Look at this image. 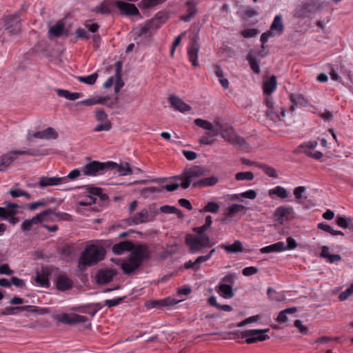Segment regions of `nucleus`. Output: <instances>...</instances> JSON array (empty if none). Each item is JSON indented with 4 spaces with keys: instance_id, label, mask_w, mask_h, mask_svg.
Instances as JSON below:
<instances>
[{
    "instance_id": "nucleus-1",
    "label": "nucleus",
    "mask_w": 353,
    "mask_h": 353,
    "mask_svg": "<svg viewBox=\"0 0 353 353\" xmlns=\"http://www.w3.org/2000/svg\"><path fill=\"white\" fill-rule=\"evenodd\" d=\"M196 125L207 130L199 139V143L202 145H209L213 144L218 137H221L228 142L236 145L239 144L241 138L238 137L234 129L228 124L216 123L214 125L211 122L200 118L194 120Z\"/></svg>"
},
{
    "instance_id": "nucleus-2",
    "label": "nucleus",
    "mask_w": 353,
    "mask_h": 353,
    "mask_svg": "<svg viewBox=\"0 0 353 353\" xmlns=\"http://www.w3.org/2000/svg\"><path fill=\"white\" fill-rule=\"evenodd\" d=\"M116 6L121 12L126 16H135L139 14V11L133 3H127L123 1L104 0L92 9V11L101 14H109L113 11Z\"/></svg>"
},
{
    "instance_id": "nucleus-3",
    "label": "nucleus",
    "mask_w": 353,
    "mask_h": 353,
    "mask_svg": "<svg viewBox=\"0 0 353 353\" xmlns=\"http://www.w3.org/2000/svg\"><path fill=\"white\" fill-rule=\"evenodd\" d=\"M149 256L150 251L145 245L137 244L129 256L123 261L121 269L125 273L130 274L137 270L141 265L143 260Z\"/></svg>"
},
{
    "instance_id": "nucleus-4",
    "label": "nucleus",
    "mask_w": 353,
    "mask_h": 353,
    "mask_svg": "<svg viewBox=\"0 0 353 353\" xmlns=\"http://www.w3.org/2000/svg\"><path fill=\"white\" fill-rule=\"evenodd\" d=\"M105 249L97 244L88 245L82 252L79 260V267L91 266L101 261L105 256Z\"/></svg>"
},
{
    "instance_id": "nucleus-5",
    "label": "nucleus",
    "mask_w": 353,
    "mask_h": 353,
    "mask_svg": "<svg viewBox=\"0 0 353 353\" xmlns=\"http://www.w3.org/2000/svg\"><path fill=\"white\" fill-rule=\"evenodd\" d=\"M185 243L192 253H198L210 246V239L208 234L198 233L188 234Z\"/></svg>"
},
{
    "instance_id": "nucleus-6",
    "label": "nucleus",
    "mask_w": 353,
    "mask_h": 353,
    "mask_svg": "<svg viewBox=\"0 0 353 353\" xmlns=\"http://www.w3.org/2000/svg\"><path fill=\"white\" fill-rule=\"evenodd\" d=\"M159 214V209L155 204H150L128 219L130 225H139L152 221Z\"/></svg>"
},
{
    "instance_id": "nucleus-7",
    "label": "nucleus",
    "mask_w": 353,
    "mask_h": 353,
    "mask_svg": "<svg viewBox=\"0 0 353 353\" xmlns=\"http://www.w3.org/2000/svg\"><path fill=\"white\" fill-rule=\"evenodd\" d=\"M264 103L267 107L265 113L268 119L275 123L278 121H284V117H285V113L287 112L285 108L275 105L271 96L267 97L264 100Z\"/></svg>"
},
{
    "instance_id": "nucleus-8",
    "label": "nucleus",
    "mask_w": 353,
    "mask_h": 353,
    "mask_svg": "<svg viewBox=\"0 0 353 353\" xmlns=\"http://www.w3.org/2000/svg\"><path fill=\"white\" fill-rule=\"evenodd\" d=\"M204 174V170L200 167H193L184 171L183 174L176 177V179L180 181L181 186L187 189L192 183H195L194 180Z\"/></svg>"
},
{
    "instance_id": "nucleus-9",
    "label": "nucleus",
    "mask_w": 353,
    "mask_h": 353,
    "mask_svg": "<svg viewBox=\"0 0 353 353\" xmlns=\"http://www.w3.org/2000/svg\"><path fill=\"white\" fill-rule=\"evenodd\" d=\"M19 208L20 206L14 203L5 202V207H0V219L6 220L12 225L16 224L19 221L17 216Z\"/></svg>"
},
{
    "instance_id": "nucleus-10",
    "label": "nucleus",
    "mask_w": 353,
    "mask_h": 353,
    "mask_svg": "<svg viewBox=\"0 0 353 353\" xmlns=\"http://www.w3.org/2000/svg\"><path fill=\"white\" fill-rule=\"evenodd\" d=\"M270 331V329L263 330H248L244 331V339L245 343L248 344L264 341L270 339V336L265 334Z\"/></svg>"
},
{
    "instance_id": "nucleus-11",
    "label": "nucleus",
    "mask_w": 353,
    "mask_h": 353,
    "mask_svg": "<svg viewBox=\"0 0 353 353\" xmlns=\"http://www.w3.org/2000/svg\"><path fill=\"white\" fill-rule=\"evenodd\" d=\"M20 13L8 15L5 17V27L12 35H18L21 33V22L19 19Z\"/></svg>"
},
{
    "instance_id": "nucleus-12",
    "label": "nucleus",
    "mask_w": 353,
    "mask_h": 353,
    "mask_svg": "<svg viewBox=\"0 0 353 353\" xmlns=\"http://www.w3.org/2000/svg\"><path fill=\"white\" fill-rule=\"evenodd\" d=\"M95 118L99 123L94 128V132L109 131L111 129V123L103 110L100 109L96 112Z\"/></svg>"
},
{
    "instance_id": "nucleus-13",
    "label": "nucleus",
    "mask_w": 353,
    "mask_h": 353,
    "mask_svg": "<svg viewBox=\"0 0 353 353\" xmlns=\"http://www.w3.org/2000/svg\"><path fill=\"white\" fill-rule=\"evenodd\" d=\"M200 46L198 42V37H194L192 39L190 43L187 47L188 57L189 61L194 67L199 66L198 55Z\"/></svg>"
},
{
    "instance_id": "nucleus-14",
    "label": "nucleus",
    "mask_w": 353,
    "mask_h": 353,
    "mask_svg": "<svg viewBox=\"0 0 353 353\" xmlns=\"http://www.w3.org/2000/svg\"><path fill=\"white\" fill-rule=\"evenodd\" d=\"M58 137V133L52 128H47L44 130L39 132L29 131L27 134V139L31 140L32 138L39 139H56Z\"/></svg>"
},
{
    "instance_id": "nucleus-15",
    "label": "nucleus",
    "mask_w": 353,
    "mask_h": 353,
    "mask_svg": "<svg viewBox=\"0 0 353 353\" xmlns=\"http://www.w3.org/2000/svg\"><path fill=\"white\" fill-rule=\"evenodd\" d=\"M105 165L98 161H92L82 167L83 175L97 176L103 172Z\"/></svg>"
},
{
    "instance_id": "nucleus-16",
    "label": "nucleus",
    "mask_w": 353,
    "mask_h": 353,
    "mask_svg": "<svg viewBox=\"0 0 353 353\" xmlns=\"http://www.w3.org/2000/svg\"><path fill=\"white\" fill-rule=\"evenodd\" d=\"M59 321L67 324H75L84 323L88 321V317L74 313L67 314L63 313L59 316Z\"/></svg>"
},
{
    "instance_id": "nucleus-17",
    "label": "nucleus",
    "mask_w": 353,
    "mask_h": 353,
    "mask_svg": "<svg viewBox=\"0 0 353 353\" xmlns=\"http://www.w3.org/2000/svg\"><path fill=\"white\" fill-rule=\"evenodd\" d=\"M50 273L48 269L41 268L37 272V275L34 279L35 285L39 287L48 288Z\"/></svg>"
},
{
    "instance_id": "nucleus-18",
    "label": "nucleus",
    "mask_w": 353,
    "mask_h": 353,
    "mask_svg": "<svg viewBox=\"0 0 353 353\" xmlns=\"http://www.w3.org/2000/svg\"><path fill=\"white\" fill-rule=\"evenodd\" d=\"M152 19L146 21L144 23L139 26L138 28V34L139 36L147 37L150 35L159 27L157 25Z\"/></svg>"
},
{
    "instance_id": "nucleus-19",
    "label": "nucleus",
    "mask_w": 353,
    "mask_h": 353,
    "mask_svg": "<svg viewBox=\"0 0 353 353\" xmlns=\"http://www.w3.org/2000/svg\"><path fill=\"white\" fill-rule=\"evenodd\" d=\"M169 101L176 110L182 113H186L191 110V107L188 104L175 95H171L169 97Z\"/></svg>"
},
{
    "instance_id": "nucleus-20",
    "label": "nucleus",
    "mask_w": 353,
    "mask_h": 353,
    "mask_svg": "<svg viewBox=\"0 0 353 353\" xmlns=\"http://www.w3.org/2000/svg\"><path fill=\"white\" fill-rule=\"evenodd\" d=\"M65 179H62L59 176H41L39 179V184L41 188L48 186H56L61 184H65Z\"/></svg>"
},
{
    "instance_id": "nucleus-21",
    "label": "nucleus",
    "mask_w": 353,
    "mask_h": 353,
    "mask_svg": "<svg viewBox=\"0 0 353 353\" xmlns=\"http://www.w3.org/2000/svg\"><path fill=\"white\" fill-rule=\"evenodd\" d=\"M97 201V198L94 196L87 195L84 196L81 201L78 203V210L79 211L83 212L84 211L90 212L93 210V207L92 206Z\"/></svg>"
},
{
    "instance_id": "nucleus-22",
    "label": "nucleus",
    "mask_w": 353,
    "mask_h": 353,
    "mask_svg": "<svg viewBox=\"0 0 353 353\" xmlns=\"http://www.w3.org/2000/svg\"><path fill=\"white\" fill-rule=\"evenodd\" d=\"M137 246L134 245L131 241H124L120 243H116L112 246V252L117 255L123 254L126 251L132 252L133 249Z\"/></svg>"
},
{
    "instance_id": "nucleus-23",
    "label": "nucleus",
    "mask_w": 353,
    "mask_h": 353,
    "mask_svg": "<svg viewBox=\"0 0 353 353\" xmlns=\"http://www.w3.org/2000/svg\"><path fill=\"white\" fill-rule=\"evenodd\" d=\"M109 163L111 165V168L115 170L120 176H128L133 174L132 169L128 163L124 162L118 164L117 163L110 162Z\"/></svg>"
},
{
    "instance_id": "nucleus-24",
    "label": "nucleus",
    "mask_w": 353,
    "mask_h": 353,
    "mask_svg": "<svg viewBox=\"0 0 353 353\" xmlns=\"http://www.w3.org/2000/svg\"><path fill=\"white\" fill-rule=\"evenodd\" d=\"M115 275V271L113 270H105L99 271L96 277L97 281L99 284H105L110 282Z\"/></svg>"
},
{
    "instance_id": "nucleus-25",
    "label": "nucleus",
    "mask_w": 353,
    "mask_h": 353,
    "mask_svg": "<svg viewBox=\"0 0 353 353\" xmlns=\"http://www.w3.org/2000/svg\"><path fill=\"white\" fill-rule=\"evenodd\" d=\"M188 7L187 14L181 17V19L185 22L190 21L196 14L197 12V3L193 0L188 1L186 3Z\"/></svg>"
},
{
    "instance_id": "nucleus-26",
    "label": "nucleus",
    "mask_w": 353,
    "mask_h": 353,
    "mask_svg": "<svg viewBox=\"0 0 353 353\" xmlns=\"http://www.w3.org/2000/svg\"><path fill=\"white\" fill-rule=\"evenodd\" d=\"M310 8L311 4L310 3H302L296 8L294 16L296 18H304L306 17L307 14L310 12Z\"/></svg>"
},
{
    "instance_id": "nucleus-27",
    "label": "nucleus",
    "mask_w": 353,
    "mask_h": 353,
    "mask_svg": "<svg viewBox=\"0 0 353 353\" xmlns=\"http://www.w3.org/2000/svg\"><path fill=\"white\" fill-rule=\"evenodd\" d=\"M283 250H285V243L282 241L263 247L260 250L261 253L278 252Z\"/></svg>"
},
{
    "instance_id": "nucleus-28",
    "label": "nucleus",
    "mask_w": 353,
    "mask_h": 353,
    "mask_svg": "<svg viewBox=\"0 0 353 353\" xmlns=\"http://www.w3.org/2000/svg\"><path fill=\"white\" fill-rule=\"evenodd\" d=\"M16 157L12 152L4 154L0 157V166L2 170H6L15 160Z\"/></svg>"
},
{
    "instance_id": "nucleus-29",
    "label": "nucleus",
    "mask_w": 353,
    "mask_h": 353,
    "mask_svg": "<svg viewBox=\"0 0 353 353\" xmlns=\"http://www.w3.org/2000/svg\"><path fill=\"white\" fill-rule=\"evenodd\" d=\"M276 79L272 75L268 80L263 83V92L268 95H270L276 88Z\"/></svg>"
},
{
    "instance_id": "nucleus-30",
    "label": "nucleus",
    "mask_w": 353,
    "mask_h": 353,
    "mask_svg": "<svg viewBox=\"0 0 353 353\" xmlns=\"http://www.w3.org/2000/svg\"><path fill=\"white\" fill-rule=\"evenodd\" d=\"M220 248L224 249L228 253H236L242 250V243L240 241H236L232 244L223 243L219 245Z\"/></svg>"
},
{
    "instance_id": "nucleus-31",
    "label": "nucleus",
    "mask_w": 353,
    "mask_h": 353,
    "mask_svg": "<svg viewBox=\"0 0 353 353\" xmlns=\"http://www.w3.org/2000/svg\"><path fill=\"white\" fill-rule=\"evenodd\" d=\"M34 306L32 305H24L17 306L14 307H7L3 312V315H14L17 314V311H27L33 312Z\"/></svg>"
},
{
    "instance_id": "nucleus-32",
    "label": "nucleus",
    "mask_w": 353,
    "mask_h": 353,
    "mask_svg": "<svg viewBox=\"0 0 353 353\" xmlns=\"http://www.w3.org/2000/svg\"><path fill=\"white\" fill-rule=\"evenodd\" d=\"M56 286L61 290H66L72 287V281L65 276H59L56 280Z\"/></svg>"
},
{
    "instance_id": "nucleus-33",
    "label": "nucleus",
    "mask_w": 353,
    "mask_h": 353,
    "mask_svg": "<svg viewBox=\"0 0 353 353\" xmlns=\"http://www.w3.org/2000/svg\"><path fill=\"white\" fill-rule=\"evenodd\" d=\"M57 93L59 97H63L71 101L77 100L82 96V94L80 92H70V91L63 89H58L57 90Z\"/></svg>"
},
{
    "instance_id": "nucleus-34",
    "label": "nucleus",
    "mask_w": 353,
    "mask_h": 353,
    "mask_svg": "<svg viewBox=\"0 0 353 353\" xmlns=\"http://www.w3.org/2000/svg\"><path fill=\"white\" fill-rule=\"evenodd\" d=\"M293 208L292 207H283L281 206L276 208L274 212V216L279 221L284 217H287L290 214L293 213Z\"/></svg>"
},
{
    "instance_id": "nucleus-35",
    "label": "nucleus",
    "mask_w": 353,
    "mask_h": 353,
    "mask_svg": "<svg viewBox=\"0 0 353 353\" xmlns=\"http://www.w3.org/2000/svg\"><path fill=\"white\" fill-rule=\"evenodd\" d=\"M246 59L248 60L252 70L256 74H259L261 69L259 66V61L257 58L250 52L247 54Z\"/></svg>"
},
{
    "instance_id": "nucleus-36",
    "label": "nucleus",
    "mask_w": 353,
    "mask_h": 353,
    "mask_svg": "<svg viewBox=\"0 0 353 353\" xmlns=\"http://www.w3.org/2000/svg\"><path fill=\"white\" fill-rule=\"evenodd\" d=\"M284 26L282 22V19L280 15H276L274 21L270 26V31L273 32V31H277L279 34H281L283 32Z\"/></svg>"
},
{
    "instance_id": "nucleus-37",
    "label": "nucleus",
    "mask_w": 353,
    "mask_h": 353,
    "mask_svg": "<svg viewBox=\"0 0 353 353\" xmlns=\"http://www.w3.org/2000/svg\"><path fill=\"white\" fill-rule=\"evenodd\" d=\"M64 30V23L59 21L49 30V35L59 37L63 34Z\"/></svg>"
},
{
    "instance_id": "nucleus-38",
    "label": "nucleus",
    "mask_w": 353,
    "mask_h": 353,
    "mask_svg": "<svg viewBox=\"0 0 353 353\" xmlns=\"http://www.w3.org/2000/svg\"><path fill=\"white\" fill-rule=\"evenodd\" d=\"M218 293L225 299H230L234 296L233 290L230 285L221 284L219 285Z\"/></svg>"
},
{
    "instance_id": "nucleus-39",
    "label": "nucleus",
    "mask_w": 353,
    "mask_h": 353,
    "mask_svg": "<svg viewBox=\"0 0 353 353\" xmlns=\"http://www.w3.org/2000/svg\"><path fill=\"white\" fill-rule=\"evenodd\" d=\"M39 216H33L32 219L23 221L21 225V230L24 232L30 231L34 225L39 224Z\"/></svg>"
},
{
    "instance_id": "nucleus-40",
    "label": "nucleus",
    "mask_w": 353,
    "mask_h": 353,
    "mask_svg": "<svg viewBox=\"0 0 353 353\" xmlns=\"http://www.w3.org/2000/svg\"><path fill=\"white\" fill-rule=\"evenodd\" d=\"M216 176H211L194 183V186H212L218 182Z\"/></svg>"
},
{
    "instance_id": "nucleus-41",
    "label": "nucleus",
    "mask_w": 353,
    "mask_h": 353,
    "mask_svg": "<svg viewBox=\"0 0 353 353\" xmlns=\"http://www.w3.org/2000/svg\"><path fill=\"white\" fill-rule=\"evenodd\" d=\"M54 215V212L52 209H48L37 214L35 216H39L38 223H41L43 221L52 220Z\"/></svg>"
},
{
    "instance_id": "nucleus-42",
    "label": "nucleus",
    "mask_w": 353,
    "mask_h": 353,
    "mask_svg": "<svg viewBox=\"0 0 353 353\" xmlns=\"http://www.w3.org/2000/svg\"><path fill=\"white\" fill-rule=\"evenodd\" d=\"M290 101L295 105H300L301 106H306L307 104V101L306 99L303 97V94H297L294 95L293 94H291L290 95Z\"/></svg>"
},
{
    "instance_id": "nucleus-43",
    "label": "nucleus",
    "mask_w": 353,
    "mask_h": 353,
    "mask_svg": "<svg viewBox=\"0 0 353 353\" xmlns=\"http://www.w3.org/2000/svg\"><path fill=\"white\" fill-rule=\"evenodd\" d=\"M318 228L330 233L332 236H336V235L343 236L344 235V233L343 232L339 231V230H334L330 225H329L327 224H325L323 223H319Z\"/></svg>"
},
{
    "instance_id": "nucleus-44",
    "label": "nucleus",
    "mask_w": 353,
    "mask_h": 353,
    "mask_svg": "<svg viewBox=\"0 0 353 353\" xmlns=\"http://www.w3.org/2000/svg\"><path fill=\"white\" fill-rule=\"evenodd\" d=\"M272 194H276L281 199H285L288 196L286 189L281 186H276L274 188L270 190L269 191V195L271 196Z\"/></svg>"
},
{
    "instance_id": "nucleus-45",
    "label": "nucleus",
    "mask_w": 353,
    "mask_h": 353,
    "mask_svg": "<svg viewBox=\"0 0 353 353\" xmlns=\"http://www.w3.org/2000/svg\"><path fill=\"white\" fill-rule=\"evenodd\" d=\"M219 205L214 201L208 203L205 206L200 210V212L216 213L219 210Z\"/></svg>"
},
{
    "instance_id": "nucleus-46",
    "label": "nucleus",
    "mask_w": 353,
    "mask_h": 353,
    "mask_svg": "<svg viewBox=\"0 0 353 353\" xmlns=\"http://www.w3.org/2000/svg\"><path fill=\"white\" fill-rule=\"evenodd\" d=\"M97 74L93 73L92 74L88 75V76H79L77 77V79L83 83L88 84V85H92L94 84L97 79Z\"/></svg>"
},
{
    "instance_id": "nucleus-47",
    "label": "nucleus",
    "mask_w": 353,
    "mask_h": 353,
    "mask_svg": "<svg viewBox=\"0 0 353 353\" xmlns=\"http://www.w3.org/2000/svg\"><path fill=\"white\" fill-rule=\"evenodd\" d=\"M83 175L82 168L81 169L76 168L72 170L66 176L61 177L62 179H65V183H67L69 181H74L78 177Z\"/></svg>"
},
{
    "instance_id": "nucleus-48",
    "label": "nucleus",
    "mask_w": 353,
    "mask_h": 353,
    "mask_svg": "<svg viewBox=\"0 0 353 353\" xmlns=\"http://www.w3.org/2000/svg\"><path fill=\"white\" fill-rule=\"evenodd\" d=\"M161 211L162 213L164 214H176L179 216L181 215V211L176 208V207L171 206V205H163L159 209V211Z\"/></svg>"
},
{
    "instance_id": "nucleus-49",
    "label": "nucleus",
    "mask_w": 353,
    "mask_h": 353,
    "mask_svg": "<svg viewBox=\"0 0 353 353\" xmlns=\"http://www.w3.org/2000/svg\"><path fill=\"white\" fill-rule=\"evenodd\" d=\"M306 188L304 186H299L294 188V195L296 199L297 203H303V199H306V196L303 197L302 194L305 192Z\"/></svg>"
},
{
    "instance_id": "nucleus-50",
    "label": "nucleus",
    "mask_w": 353,
    "mask_h": 353,
    "mask_svg": "<svg viewBox=\"0 0 353 353\" xmlns=\"http://www.w3.org/2000/svg\"><path fill=\"white\" fill-rule=\"evenodd\" d=\"M261 168L263 171V172L268 175V176L274 179H277L279 177L276 170L268 165H261Z\"/></svg>"
},
{
    "instance_id": "nucleus-51",
    "label": "nucleus",
    "mask_w": 353,
    "mask_h": 353,
    "mask_svg": "<svg viewBox=\"0 0 353 353\" xmlns=\"http://www.w3.org/2000/svg\"><path fill=\"white\" fill-rule=\"evenodd\" d=\"M161 300V306L162 307L171 308L172 306L175 305L182 300H176L172 297H167Z\"/></svg>"
},
{
    "instance_id": "nucleus-52",
    "label": "nucleus",
    "mask_w": 353,
    "mask_h": 353,
    "mask_svg": "<svg viewBox=\"0 0 353 353\" xmlns=\"http://www.w3.org/2000/svg\"><path fill=\"white\" fill-rule=\"evenodd\" d=\"M152 19L160 28L167 21L168 16L165 13L158 12Z\"/></svg>"
},
{
    "instance_id": "nucleus-53",
    "label": "nucleus",
    "mask_w": 353,
    "mask_h": 353,
    "mask_svg": "<svg viewBox=\"0 0 353 353\" xmlns=\"http://www.w3.org/2000/svg\"><path fill=\"white\" fill-rule=\"evenodd\" d=\"M337 225L342 228H347L350 227L351 219L345 216H338L336 219Z\"/></svg>"
},
{
    "instance_id": "nucleus-54",
    "label": "nucleus",
    "mask_w": 353,
    "mask_h": 353,
    "mask_svg": "<svg viewBox=\"0 0 353 353\" xmlns=\"http://www.w3.org/2000/svg\"><path fill=\"white\" fill-rule=\"evenodd\" d=\"M123 86V82L122 81V79L121 77L120 70L119 68H117L116 70V74H115V86H114L115 92H119Z\"/></svg>"
},
{
    "instance_id": "nucleus-55",
    "label": "nucleus",
    "mask_w": 353,
    "mask_h": 353,
    "mask_svg": "<svg viewBox=\"0 0 353 353\" xmlns=\"http://www.w3.org/2000/svg\"><path fill=\"white\" fill-rule=\"evenodd\" d=\"M215 252V249H212L206 255L199 256H198L195 261L196 264L198 265L199 268H200L201 264L203 262L208 261L212 256L213 253Z\"/></svg>"
},
{
    "instance_id": "nucleus-56",
    "label": "nucleus",
    "mask_w": 353,
    "mask_h": 353,
    "mask_svg": "<svg viewBox=\"0 0 353 353\" xmlns=\"http://www.w3.org/2000/svg\"><path fill=\"white\" fill-rule=\"evenodd\" d=\"M353 294V283L344 292L339 296V299L341 301H345Z\"/></svg>"
},
{
    "instance_id": "nucleus-57",
    "label": "nucleus",
    "mask_w": 353,
    "mask_h": 353,
    "mask_svg": "<svg viewBox=\"0 0 353 353\" xmlns=\"http://www.w3.org/2000/svg\"><path fill=\"white\" fill-rule=\"evenodd\" d=\"M243 209V205L234 204L231 205L227 210L226 215L228 216H232L236 212H240Z\"/></svg>"
},
{
    "instance_id": "nucleus-58",
    "label": "nucleus",
    "mask_w": 353,
    "mask_h": 353,
    "mask_svg": "<svg viewBox=\"0 0 353 353\" xmlns=\"http://www.w3.org/2000/svg\"><path fill=\"white\" fill-rule=\"evenodd\" d=\"M18 185H19L18 183L14 184V188L10 189L8 191V194H10L11 195V196L13 198H17V197L22 196L23 190L21 189L17 188Z\"/></svg>"
},
{
    "instance_id": "nucleus-59",
    "label": "nucleus",
    "mask_w": 353,
    "mask_h": 353,
    "mask_svg": "<svg viewBox=\"0 0 353 353\" xmlns=\"http://www.w3.org/2000/svg\"><path fill=\"white\" fill-rule=\"evenodd\" d=\"M145 306L148 309L152 308H161V300H152L145 303Z\"/></svg>"
},
{
    "instance_id": "nucleus-60",
    "label": "nucleus",
    "mask_w": 353,
    "mask_h": 353,
    "mask_svg": "<svg viewBox=\"0 0 353 353\" xmlns=\"http://www.w3.org/2000/svg\"><path fill=\"white\" fill-rule=\"evenodd\" d=\"M123 299V297H118L112 299H107L104 301L105 305L108 306V307L118 305L119 303H121Z\"/></svg>"
},
{
    "instance_id": "nucleus-61",
    "label": "nucleus",
    "mask_w": 353,
    "mask_h": 353,
    "mask_svg": "<svg viewBox=\"0 0 353 353\" xmlns=\"http://www.w3.org/2000/svg\"><path fill=\"white\" fill-rule=\"evenodd\" d=\"M14 285L17 288H23L26 285V282L24 280L21 279H19L17 277H12L10 280V285Z\"/></svg>"
},
{
    "instance_id": "nucleus-62",
    "label": "nucleus",
    "mask_w": 353,
    "mask_h": 353,
    "mask_svg": "<svg viewBox=\"0 0 353 353\" xmlns=\"http://www.w3.org/2000/svg\"><path fill=\"white\" fill-rule=\"evenodd\" d=\"M259 32L254 28L244 29V37L252 38L255 37Z\"/></svg>"
},
{
    "instance_id": "nucleus-63",
    "label": "nucleus",
    "mask_w": 353,
    "mask_h": 353,
    "mask_svg": "<svg viewBox=\"0 0 353 353\" xmlns=\"http://www.w3.org/2000/svg\"><path fill=\"white\" fill-rule=\"evenodd\" d=\"M294 326L298 328L299 331L302 334H307L308 328L302 324L301 321L296 320L294 323Z\"/></svg>"
},
{
    "instance_id": "nucleus-64",
    "label": "nucleus",
    "mask_w": 353,
    "mask_h": 353,
    "mask_svg": "<svg viewBox=\"0 0 353 353\" xmlns=\"http://www.w3.org/2000/svg\"><path fill=\"white\" fill-rule=\"evenodd\" d=\"M259 272V269L256 267L250 266L244 268V276H250L256 274Z\"/></svg>"
}]
</instances>
